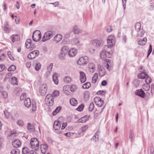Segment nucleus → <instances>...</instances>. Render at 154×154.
<instances>
[{
	"label": "nucleus",
	"mask_w": 154,
	"mask_h": 154,
	"mask_svg": "<svg viewBox=\"0 0 154 154\" xmlns=\"http://www.w3.org/2000/svg\"><path fill=\"white\" fill-rule=\"evenodd\" d=\"M112 47H110L108 45H105L102 51L101 52L100 56L101 58H103L105 57L110 58L112 56V55L110 53L111 51V48Z\"/></svg>",
	"instance_id": "nucleus-1"
},
{
	"label": "nucleus",
	"mask_w": 154,
	"mask_h": 154,
	"mask_svg": "<svg viewBox=\"0 0 154 154\" xmlns=\"http://www.w3.org/2000/svg\"><path fill=\"white\" fill-rule=\"evenodd\" d=\"M30 145L32 149L34 148V149L36 151L39 148V142L36 138L33 137L31 139Z\"/></svg>",
	"instance_id": "nucleus-2"
},
{
	"label": "nucleus",
	"mask_w": 154,
	"mask_h": 154,
	"mask_svg": "<svg viewBox=\"0 0 154 154\" xmlns=\"http://www.w3.org/2000/svg\"><path fill=\"white\" fill-rule=\"evenodd\" d=\"M32 39L34 41L37 42L39 41L41 38V33L39 30L35 31L32 35Z\"/></svg>",
	"instance_id": "nucleus-3"
},
{
	"label": "nucleus",
	"mask_w": 154,
	"mask_h": 154,
	"mask_svg": "<svg viewBox=\"0 0 154 154\" xmlns=\"http://www.w3.org/2000/svg\"><path fill=\"white\" fill-rule=\"evenodd\" d=\"M45 101L47 105L52 106L54 103L53 96L51 94H48L45 97Z\"/></svg>",
	"instance_id": "nucleus-4"
},
{
	"label": "nucleus",
	"mask_w": 154,
	"mask_h": 154,
	"mask_svg": "<svg viewBox=\"0 0 154 154\" xmlns=\"http://www.w3.org/2000/svg\"><path fill=\"white\" fill-rule=\"evenodd\" d=\"M53 35L52 32L51 31H48L45 32L42 37V41L44 42L49 40L51 38L53 37Z\"/></svg>",
	"instance_id": "nucleus-5"
},
{
	"label": "nucleus",
	"mask_w": 154,
	"mask_h": 154,
	"mask_svg": "<svg viewBox=\"0 0 154 154\" xmlns=\"http://www.w3.org/2000/svg\"><path fill=\"white\" fill-rule=\"evenodd\" d=\"M89 60L88 57L85 56L81 57L78 60L77 63L80 65L86 64L88 62Z\"/></svg>",
	"instance_id": "nucleus-6"
},
{
	"label": "nucleus",
	"mask_w": 154,
	"mask_h": 154,
	"mask_svg": "<svg viewBox=\"0 0 154 154\" xmlns=\"http://www.w3.org/2000/svg\"><path fill=\"white\" fill-rule=\"evenodd\" d=\"M47 90V86L45 84H43L41 85L39 88V92L40 94L44 96L46 94Z\"/></svg>",
	"instance_id": "nucleus-7"
},
{
	"label": "nucleus",
	"mask_w": 154,
	"mask_h": 154,
	"mask_svg": "<svg viewBox=\"0 0 154 154\" xmlns=\"http://www.w3.org/2000/svg\"><path fill=\"white\" fill-rule=\"evenodd\" d=\"M107 44L110 47H112L115 44L116 39L114 36L112 35H109L107 39Z\"/></svg>",
	"instance_id": "nucleus-8"
},
{
	"label": "nucleus",
	"mask_w": 154,
	"mask_h": 154,
	"mask_svg": "<svg viewBox=\"0 0 154 154\" xmlns=\"http://www.w3.org/2000/svg\"><path fill=\"white\" fill-rule=\"evenodd\" d=\"M39 52L38 50H35L31 52L28 55V58L29 59H32L37 57Z\"/></svg>",
	"instance_id": "nucleus-9"
},
{
	"label": "nucleus",
	"mask_w": 154,
	"mask_h": 154,
	"mask_svg": "<svg viewBox=\"0 0 154 154\" xmlns=\"http://www.w3.org/2000/svg\"><path fill=\"white\" fill-rule=\"evenodd\" d=\"M135 94L142 98H144L146 96L145 93L142 89L136 90L135 92Z\"/></svg>",
	"instance_id": "nucleus-10"
},
{
	"label": "nucleus",
	"mask_w": 154,
	"mask_h": 154,
	"mask_svg": "<svg viewBox=\"0 0 154 154\" xmlns=\"http://www.w3.org/2000/svg\"><path fill=\"white\" fill-rule=\"evenodd\" d=\"M12 145L14 147L17 148L21 146V143L19 140L17 139L12 142Z\"/></svg>",
	"instance_id": "nucleus-11"
},
{
	"label": "nucleus",
	"mask_w": 154,
	"mask_h": 154,
	"mask_svg": "<svg viewBox=\"0 0 154 154\" xmlns=\"http://www.w3.org/2000/svg\"><path fill=\"white\" fill-rule=\"evenodd\" d=\"M92 45L94 47L98 48L101 46V42L99 40L95 39L92 41Z\"/></svg>",
	"instance_id": "nucleus-12"
},
{
	"label": "nucleus",
	"mask_w": 154,
	"mask_h": 154,
	"mask_svg": "<svg viewBox=\"0 0 154 154\" xmlns=\"http://www.w3.org/2000/svg\"><path fill=\"white\" fill-rule=\"evenodd\" d=\"M40 149L42 153L45 154L48 149V146L46 144H41L40 145Z\"/></svg>",
	"instance_id": "nucleus-13"
},
{
	"label": "nucleus",
	"mask_w": 154,
	"mask_h": 154,
	"mask_svg": "<svg viewBox=\"0 0 154 154\" xmlns=\"http://www.w3.org/2000/svg\"><path fill=\"white\" fill-rule=\"evenodd\" d=\"M90 116V115H87L82 117L79 120V122L80 123H83L89 120V119Z\"/></svg>",
	"instance_id": "nucleus-14"
},
{
	"label": "nucleus",
	"mask_w": 154,
	"mask_h": 154,
	"mask_svg": "<svg viewBox=\"0 0 154 154\" xmlns=\"http://www.w3.org/2000/svg\"><path fill=\"white\" fill-rule=\"evenodd\" d=\"M99 75L100 77H103L105 75L106 73L105 69L103 67H100L98 68Z\"/></svg>",
	"instance_id": "nucleus-15"
},
{
	"label": "nucleus",
	"mask_w": 154,
	"mask_h": 154,
	"mask_svg": "<svg viewBox=\"0 0 154 154\" xmlns=\"http://www.w3.org/2000/svg\"><path fill=\"white\" fill-rule=\"evenodd\" d=\"M80 79L82 83H83L86 81L85 74L82 72H80Z\"/></svg>",
	"instance_id": "nucleus-16"
},
{
	"label": "nucleus",
	"mask_w": 154,
	"mask_h": 154,
	"mask_svg": "<svg viewBox=\"0 0 154 154\" xmlns=\"http://www.w3.org/2000/svg\"><path fill=\"white\" fill-rule=\"evenodd\" d=\"M77 53L76 50L75 48H72L69 51L68 54L71 57H73L75 56Z\"/></svg>",
	"instance_id": "nucleus-17"
},
{
	"label": "nucleus",
	"mask_w": 154,
	"mask_h": 154,
	"mask_svg": "<svg viewBox=\"0 0 154 154\" xmlns=\"http://www.w3.org/2000/svg\"><path fill=\"white\" fill-rule=\"evenodd\" d=\"M61 126V125L59 122L58 121H54V123L53 128L55 130H59Z\"/></svg>",
	"instance_id": "nucleus-18"
},
{
	"label": "nucleus",
	"mask_w": 154,
	"mask_h": 154,
	"mask_svg": "<svg viewBox=\"0 0 154 154\" xmlns=\"http://www.w3.org/2000/svg\"><path fill=\"white\" fill-rule=\"evenodd\" d=\"M24 103L25 106L27 107H29L31 105V101L29 98H27L25 99L24 101Z\"/></svg>",
	"instance_id": "nucleus-19"
},
{
	"label": "nucleus",
	"mask_w": 154,
	"mask_h": 154,
	"mask_svg": "<svg viewBox=\"0 0 154 154\" xmlns=\"http://www.w3.org/2000/svg\"><path fill=\"white\" fill-rule=\"evenodd\" d=\"M11 38L13 42L16 41H19L20 39V37L17 34L13 35L11 36Z\"/></svg>",
	"instance_id": "nucleus-20"
},
{
	"label": "nucleus",
	"mask_w": 154,
	"mask_h": 154,
	"mask_svg": "<svg viewBox=\"0 0 154 154\" xmlns=\"http://www.w3.org/2000/svg\"><path fill=\"white\" fill-rule=\"evenodd\" d=\"M27 128L30 132H32L35 131L34 126L32 125L30 123H28Z\"/></svg>",
	"instance_id": "nucleus-21"
},
{
	"label": "nucleus",
	"mask_w": 154,
	"mask_h": 154,
	"mask_svg": "<svg viewBox=\"0 0 154 154\" xmlns=\"http://www.w3.org/2000/svg\"><path fill=\"white\" fill-rule=\"evenodd\" d=\"M146 74H147L146 73V72L143 71L138 75L137 77L139 79H143L145 78Z\"/></svg>",
	"instance_id": "nucleus-22"
},
{
	"label": "nucleus",
	"mask_w": 154,
	"mask_h": 154,
	"mask_svg": "<svg viewBox=\"0 0 154 154\" xmlns=\"http://www.w3.org/2000/svg\"><path fill=\"white\" fill-rule=\"evenodd\" d=\"M95 68V65L93 63H91L88 65L89 70L91 72H93L94 71Z\"/></svg>",
	"instance_id": "nucleus-23"
},
{
	"label": "nucleus",
	"mask_w": 154,
	"mask_h": 154,
	"mask_svg": "<svg viewBox=\"0 0 154 154\" xmlns=\"http://www.w3.org/2000/svg\"><path fill=\"white\" fill-rule=\"evenodd\" d=\"M62 38V35L60 34H57L54 36V39L55 41L58 42L61 40Z\"/></svg>",
	"instance_id": "nucleus-24"
},
{
	"label": "nucleus",
	"mask_w": 154,
	"mask_h": 154,
	"mask_svg": "<svg viewBox=\"0 0 154 154\" xmlns=\"http://www.w3.org/2000/svg\"><path fill=\"white\" fill-rule=\"evenodd\" d=\"M31 150H30L29 148L27 147H24L22 149L23 154H29Z\"/></svg>",
	"instance_id": "nucleus-25"
},
{
	"label": "nucleus",
	"mask_w": 154,
	"mask_h": 154,
	"mask_svg": "<svg viewBox=\"0 0 154 154\" xmlns=\"http://www.w3.org/2000/svg\"><path fill=\"white\" fill-rule=\"evenodd\" d=\"M11 83L13 85H17V79L14 76H13L11 77Z\"/></svg>",
	"instance_id": "nucleus-26"
},
{
	"label": "nucleus",
	"mask_w": 154,
	"mask_h": 154,
	"mask_svg": "<svg viewBox=\"0 0 154 154\" xmlns=\"http://www.w3.org/2000/svg\"><path fill=\"white\" fill-rule=\"evenodd\" d=\"M61 106H58L52 112V115L54 116H55L57 113L61 110Z\"/></svg>",
	"instance_id": "nucleus-27"
},
{
	"label": "nucleus",
	"mask_w": 154,
	"mask_h": 154,
	"mask_svg": "<svg viewBox=\"0 0 154 154\" xmlns=\"http://www.w3.org/2000/svg\"><path fill=\"white\" fill-rule=\"evenodd\" d=\"M53 80L54 83L56 84H58V79L57 74L56 73L52 75Z\"/></svg>",
	"instance_id": "nucleus-28"
},
{
	"label": "nucleus",
	"mask_w": 154,
	"mask_h": 154,
	"mask_svg": "<svg viewBox=\"0 0 154 154\" xmlns=\"http://www.w3.org/2000/svg\"><path fill=\"white\" fill-rule=\"evenodd\" d=\"M70 104L73 106H75L78 104L77 100L74 98H72L70 100Z\"/></svg>",
	"instance_id": "nucleus-29"
},
{
	"label": "nucleus",
	"mask_w": 154,
	"mask_h": 154,
	"mask_svg": "<svg viewBox=\"0 0 154 154\" xmlns=\"http://www.w3.org/2000/svg\"><path fill=\"white\" fill-rule=\"evenodd\" d=\"M146 38H144L143 39L139 40L138 41V43L139 45H144L146 44Z\"/></svg>",
	"instance_id": "nucleus-30"
},
{
	"label": "nucleus",
	"mask_w": 154,
	"mask_h": 154,
	"mask_svg": "<svg viewBox=\"0 0 154 154\" xmlns=\"http://www.w3.org/2000/svg\"><path fill=\"white\" fill-rule=\"evenodd\" d=\"M73 31L74 33L79 34L82 31L78 28L77 26H75L73 27Z\"/></svg>",
	"instance_id": "nucleus-31"
},
{
	"label": "nucleus",
	"mask_w": 154,
	"mask_h": 154,
	"mask_svg": "<svg viewBox=\"0 0 154 154\" xmlns=\"http://www.w3.org/2000/svg\"><path fill=\"white\" fill-rule=\"evenodd\" d=\"M134 137V133L132 130H131L130 132V135L129 136V138L130 139L132 143L133 140V138Z\"/></svg>",
	"instance_id": "nucleus-32"
},
{
	"label": "nucleus",
	"mask_w": 154,
	"mask_h": 154,
	"mask_svg": "<svg viewBox=\"0 0 154 154\" xmlns=\"http://www.w3.org/2000/svg\"><path fill=\"white\" fill-rule=\"evenodd\" d=\"M141 26V23L139 22L137 23L135 25V29L137 32L139 31Z\"/></svg>",
	"instance_id": "nucleus-33"
},
{
	"label": "nucleus",
	"mask_w": 154,
	"mask_h": 154,
	"mask_svg": "<svg viewBox=\"0 0 154 154\" xmlns=\"http://www.w3.org/2000/svg\"><path fill=\"white\" fill-rule=\"evenodd\" d=\"M67 87L69 88L70 90L72 92L74 91L77 89V87L76 85H67Z\"/></svg>",
	"instance_id": "nucleus-34"
},
{
	"label": "nucleus",
	"mask_w": 154,
	"mask_h": 154,
	"mask_svg": "<svg viewBox=\"0 0 154 154\" xmlns=\"http://www.w3.org/2000/svg\"><path fill=\"white\" fill-rule=\"evenodd\" d=\"M145 79H146L145 82L147 85L149 84L151 82L152 79L151 78V77H149L147 74H146Z\"/></svg>",
	"instance_id": "nucleus-35"
},
{
	"label": "nucleus",
	"mask_w": 154,
	"mask_h": 154,
	"mask_svg": "<svg viewBox=\"0 0 154 154\" xmlns=\"http://www.w3.org/2000/svg\"><path fill=\"white\" fill-rule=\"evenodd\" d=\"M98 78V74L96 73L93 76L92 78V82L93 83H95L97 81Z\"/></svg>",
	"instance_id": "nucleus-36"
},
{
	"label": "nucleus",
	"mask_w": 154,
	"mask_h": 154,
	"mask_svg": "<svg viewBox=\"0 0 154 154\" xmlns=\"http://www.w3.org/2000/svg\"><path fill=\"white\" fill-rule=\"evenodd\" d=\"M69 50V49L68 47L66 46H64L61 49V51L64 53L67 54Z\"/></svg>",
	"instance_id": "nucleus-37"
},
{
	"label": "nucleus",
	"mask_w": 154,
	"mask_h": 154,
	"mask_svg": "<svg viewBox=\"0 0 154 154\" xmlns=\"http://www.w3.org/2000/svg\"><path fill=\"white\" fill-rule=\"evenodd\" d=\"M63 80L64 82L66 83H69L71 82V79L70 77L67 76Z\"/></svg>",
	"instance_id": "nucleus-38"
},
{
	"label": "nucleus",
	"mask_w": 154,
	"mask_h": 154,
	"mask_svg": "<svg viewBox=\"0 0 154 154\" xmlns=\"http://www.w3.org/2000/svg\"><path fill=\"white\" fill-rule=\"evenodd\" d=\"M91 85L90 82H87L84 84L82 86V88L84 89L88 88Z\"/></svg>",
	"instance_id": "nucleus-39"
},
{
	"label": "nucleus",
	"mask_w": 154,
	"mask_h": 154,
	"mask_svg": "<svg viewBox=\"0 0 154 154\" xmlns=\"http://www.w3.org/2000/svg\"><path fill=\"white\" fill-rule=\"evenodd\" d=\"M84 106L83 104H82L79 106L76 109V110L79 111H81L83 110L84 108Z\"/></svg>",
	"instance_id": "nucleus-40"
},
{
	"label": "nucleus",
	"mask_w": 154,
	"mask_h": 154,
	"mask_svg": "<svg viewBox=\"0 0 154 154\" xmlns=\"http://www.w3.org/2000/svg\"><path fill=\"white\" fill-rule=\"evenodd\" d=\"M66 54H67L61 51L59 56L60 59L62 60H64L65 58L66 55Z\"/></svg>",
	"instance_id": "nucleus-41"
},
{
	"label": "nucleus",
	"mask_w": 154,
	"mask_h": 154,
	"mask_svg": "<svg viewBox=\"0 0 154 154\" xmlns=\"http://www.w3.org/2000/svg\"><path fill=\"white\" fill-rule=\"evenodd\" d=\"M16 69V66L14 65H11L8 68V71L9 72L14 71Z\"/></svg>",
	"instance_id": "nucleus-42"
},
{
	"label": "nucleus",
	"mask_w": 154,
	"mask_h": 154,
	"mask_svg": "<svg viewBox=\"0 0 154 154\" xmlns=\"http://www.w3.org/2000/svg\"><path fill=\"white\" fill-rule=\"evenodd\" d=\"M53 66V63H51L50 64L49 66L48 67L47 71L48 73H50L51 72Z\"/></svg>",
	"instance_id": "nucleus-43"
},
{
	"label": "nucleus",
	"mask_w": 154,
	"mask_h": 154,
	"mask_svg": "<svg viewBox=\"0 0 154 154\" xmlns=\"http://www.w3.org/2000/svg\"><path fill=\"white\" fill-rule=\"evenodd\" d=\"M105 60L107 63V66H113L112 63L110 60L106 59Z\"/></svg>",
	"instance_id": "nucleus-44"
},
{
	"label": "nucleus",
	"mask_w": 154,
	"mask_h": 154,
	"mask_svg": "<svg viewBox=\"0 0 154 154\" xmlns=\"http://www.w3.org/2000/svg\"><path fill=\"white\" fill-rule=\"evenodd\" d=\"M96 104L99 107L101 106L103 104V101L100 99L98 102L96 103Z\"/></svg>",
	"instance_id": "nucleus-45"
},
{
	"label": "nucleus",
	"mask_w": 154,
	"mask_h": 154,
	"mask_svg": "<svg viewBox=\"0 0 154 154\" xmlns=\"http://www.w3.org/2000/svg\"><path fill=\"white\" fill-rule=\"evenodd\" d=\"M152 50V46L150 44L149 45V47L148 53H147V57H148L149 56V54L151 53Z\"/></svg>",
	"instance_id": "nucleus-46"
},
{
	"label": "nucleus",
	"mask_w": 154,
	"mask_h": 154,
	"mask_svg": "<svg viewBox=\"0 0 154 154\" xmlns=\"http://www.w3.org/2000/svg\"><path fill=\"white\" fill-rule=\"evenodd\" d=\"M94 107V104L93 102L91 103L89 107V110L90 111H92Z\"/></svg>",
	"instance_id": "nucleus-47"
},
{
	"label": "nucleus",
	"mask_w": 154,
	"mask_h": 154,
	"mask_svg": "<svg viewBox=\"0 0 154 154\" xmlns=\"http://www.w3.org/2000/svg\"><path fill=\"white\" fill-rule=\"evenodd\" d=\"M8 55L9 58L12 60H14V57L12 56L11 52L10 51H9L8 52Z\"/></svg>",
	"instance_id": "nucleus-48"
},
{
	"label": "nucleus",
	"mask_w": 154,
	"mask_h": 154,
	"mask_svg": "<svg viewBox=\"0 0 154 154\" xmlns=\"http://www.w3.org/2000/svg\"><path fill=\"white\" fill-rule=\"evenodd\" d=\"M17 124L20 126H23L24 125V122L22 120H19L17 123Z\"/></svg>",
	"instance_id": "nucleus-49"
},
{
	"label": "nucleus",
	"mask_w": 154,
	"mask_h": 154,
	"mask_svg": "<svg viewBox=\"0 0 154 154\" xmlns=\"http://www.w3.org/2000/svg\"><path fill=\"white\" fill-rule=\"evenodd\" d=\"M41 64L40 63H37L35 66V69L37 71L41 67Z\"/></svg>",
	"instance_id": "nucleus-50"
},
{
	"label": "nucleus",
	"mask_w": 154,
	"mask_h": 154,
	"mask_svg": "<svg viewBox=\"0 0 154 154\" xmlns=\"http://www.w3.org/2000/svg\"><path fill=\"white\" fill-rule=\"evenodd\" d=\"M84 97L85 99L88 98L89 97V95L88 91H85L84 93Z\"/></svg>",
	"instance_id": "nucleus-51"
},
{
	"label": "nucleus",
	"mask_w": 154,
	"mask_h": 154,
	"mask_svg": "<svg viewBox=\"0 0 154 154\" xmlns=\"http://www.w3.org/2000/svg\"><path fill=\"white\" fill-rule=\"evenodd\" d=\"M145 33V31L143 30H141L138 33V36L140 37H142L143 36Z\"/></svg>",
	"instance_id": "nucleus-52"
},
{
	"label": "nucleus",
	"mask_w": 154,
	"mask_h": 154,
	"mask_svg": "<svg viewBox=\"0 0 154 154\" xmlns=\"http://www.w3.org/2000/svg\"><path fill=\"white\" fill-rule=\"evenodd\" d=\"M59 92L58 91H54L53 93V96L56 97L59 95Z\"/></svg>",
	"instance_id": "nucleus-53"
},
{
	"label": "nucleus",
	"mask_w": 154,
	"mask_h": 154,
	"mask_svg": "<svg viewBox=\"0 0 154 154\" xmlns=\"http://www.w3.org/2000/svg\"><path fill=\"white\" fill-rule=\"evenodd\" d=\"M32 112H33L34 111H35L36 109V106L35 103H32Z\"/></svg>",
	"instance_id": "nucleus-54"
},
{
	"label": "nucleus",
	"mask_w": 154,
	"mask_h": 154,
	"mask_svg": "<svg viewBox=\"0 0 154 154\" xmlns=\"http://www.w3.org/2000/svg\"><path fill=\"white\" fill-rule=\"evenodd\" d=\"M139 83L140 80H136L134 82V84L136 87H137L139 85Z\"/></svg>",
	"instance_id": "nucleus-55"
},
{
	"label": "nucleus",
	"mask_w": 154,
	"mask_h": 154,
	"mask_svg": "<svg viewBox=\"0 0 154 154\" xmlns=\"http://www.w3.org/2000/svg\"><path fill=\"white\" fill-rule=\"evenodd\" d=\"M101 99V98L98 97H95L94 98V103H96L98 102Z\"/></svg>",
	"instance_id": "nucleus-56"
},
{
	"label": "nucleus",
	"mask_w": 154,
	"mask_h": 154,
	"mask_svg": "<svg viewBox=\"0 0 154 154\" xmlns=\"http://www.w3.org/2000/svg\"><path fill=\"white\" fill-rule=\"evenodd\" d=\"M12 74L11 72H9L6 74L5 78L6 79H9L12 76Z\"/></svg>",
	"instance_id": "nucleus-57"
},
{
	"label": "nucleus",
	"mask_w": 154,
	"mask_h": 154,
	"mask_svg": "<svg viewBox=\"0 0 154 154\" xmlns=\"http://www.w3.org/2000/svg\"><path fill=\"white\" fill-rule=\"evenodd\" d=\"M26 97V94L25 93H23L20 96V99L21 100H23Z\"/></svg>",
	"instance_id": "nucleus-58"
},
{
	"label": "nucleus",
	"mask_w": 154,
	"mask_h": 154,
	"mask_svg": "<svg viewBox=\"0 0 154 154\" xmlns=\"http://www.w3.org/2000/svg\"><path fill=\"white\" fill-rule=\"evenodd\" d=\"M5 68V66L4 64H2L0 65V72L3 71Z\"/></svg>",
	"instance_id": "nucleus-59"
},
{
	"label": "nucleus",
	"mask_w": 154,
	"mask_h": 154,
	"mask_svg": "<svg viewBox=\"0 0 154 154\" xmlns=\"http://www.w3.org/2000/svg\"><path fill=\"white\" fill-rule=\"evenodd\" d=\"M2 94L3 95L4 98H5L7 97H8V94L5 91H3L2 92Z\"/></svg>",
	"instance_id": "nucleus-60"
},
{
	"label": "nucleus",
	"mask_w": 154,
	"mask_h": 154,
	"mask_svg": "<svg viewBox=\"0 0 154 154\" xmlns=\"http://www.w3.org/2000/svg\"><path fill=\"white\" fill-rule=\"evenodd\" d=\"M74 42L75 43L76 45H79V43H80V42H79V40L77 38H76L74 39Z\"/></svg>",
	"instance_id": "nucleus-61"
},
{
	"label": "nucleus",
	"mask_w": 154,
	"mask_h": 154,
	"mask_svg": "<svg viewBox=\"0 0 154 154\" xmlns=\"http://www.w3.org/2000/svg\"><path fill=\"white\" fill-rule=\"evenodd\" d=\"M98 136L97 134H96L94 136L92 137V139L96 140H95V141H96L97 140H98Z\"/></svg>",
	"instance_id": "nucleus-62"
},
{
	"label": "nucleus",
	"mask_w": 154,
	"mask_h": 154,
	"mask_svg": "<svg viewBox=\"0 0 154 154\" xmlns=\"http://www.w3.org/2000/svg\"><path fill=\"white\" fill-rule=\"evenodd\" d=\"M19 150L17 149H14L12 150L11 152L12 154H17L16 153Z\"/></svg>",
	"instance_id": "nucleus-63"
},
{
	"label": "nucleus",
	"mask_w": 154,
	"mask_h": 154,
	"mask_svg": "<svg viewBox=\"0 0 154 154\" xmlns=\"http://www.w3.org/2000/svg\"><path fill=\"white\" fill-rule=\"evenodd\" d=\"M99 112H97V110L94 112V118H97L98 116V114Z\"/></svg>",
	"instance_id": "nucleus-64"
}]
</instances>
